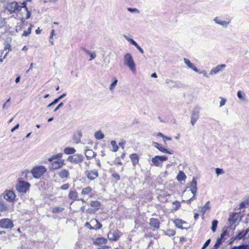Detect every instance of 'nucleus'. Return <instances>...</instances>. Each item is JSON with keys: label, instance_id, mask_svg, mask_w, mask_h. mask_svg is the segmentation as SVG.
I'll list each match as a JSON object with an SVG mask.
<instances>
[{"label": "nucleus", "instance_id": "1", "mask_svg": "<svg viewBox=\"0 0 249 249\" xmlns=\"http://www.w3.org/2000/svg\"><path fill=\"white\" fill-rule=\"evenodd\" d=\"M124 64L133 72H136V64L132 55L130 53H127L124 54Z\"/></svg>", "mask_w": 249, "mask_h": 249}, {"label": "nucleus", "instance_id": "2", "mask_svg": "<svg viewBox=\"0 0 249 249\" xmlns=\"http://www.w3.org/2000/svg\"><path fill=\"white\" fill-rule=\"evenodd\" d=\"M213 21L215 24L221 26L224 29H226L231 23V19L229 17L226 18L225 19L222 17H216L213 18Z\"/></svg>", "mask_w": 249, "mask_h": 249}, {"label": "nucleus", "instance_id": "3", "mask_svg": "<svg viewBox=\"0 0 249 249\" xmlns=\"http://www.w3.org/2000/svg\"><path fill=\"white\" fill-rule=\"evenodd\" d=\"M46 171L47 170L45 166H39L33 168L31 172L35 178H39L46 172Z\"/></svg>", "mask_w": 249, "mask_h": 249}, {"label": "nucleus", "instance_id": "4", "mask_svg": "<svg viewBox=\"0 0 249 249\" xmlns=\"http://www.w3.org/2000/svg\"><path fill=\"white\" fill-rule=\"evenodd\" d=\"M5 9L9 12L10 14H13L20 11V7L18 5V2L13 1L7 3L5 7Z\"/></svg>", "mask_w": 249, "mask_h": 249}, {"label": "nucleus", "instance_id": "5", "mask_svg": "<svg viewBox=\"0 0 249 249\" xmlns=\"http://www.w3.org/2000/svg\"><path fill=\"white\" fill-rule=\"evenodd\" d=\"M167 156H156L152 158L151 161L154 165L158 167H162L163 161L167 160Z\"/></svg>", "mask_w": 249, "mask_h": 249}, {"label": "nucleus", "instance_id": "6", "mask_svg": "<svg viewBox=\"0 0 249 249\" xmlns=\"http://www.w3.org/2000/svg\"><path fill=\"white\" fill-rule=\"evenodd\" d=\"M30 186L29 183L22 181L17 184L16 187L19 192L25 193L29 189Z\"/></svg>", "mask_w": 249, "mask_h": 249}, {"label": "nucleus", "instance_id": "7", "mask_svg": "<svg viewBox=\"0 0 249 249\" xmlns=\"http://www.w3.org/2000/svg\"><path fill=\"white\" fill-rule=\"evenodd\" d=\"M14 226L13 221L9 218H3L0 220V227L1 229H12Z\"/></svg>", "mask_w": 249, "mask_h": 249}, {"label": "nucleus", "instance_id": "8", "mask_svg": "<svg viewBox=\"0 0 249 249\" xmlns=\"http://www.w3.org/2000/svg\"><path fill=\"white\" fill-rule=\"evenodd\" d=\"M84 159V156L81 154H74L68 157L67 160L71 163L78 164L82 162Z\"/></svg>", "mask_w": 249, "mask_h": 249}, {"label": "nucleus", "instance_id": "9", "mask_svg": "<svg viewBox=\"0 0 249 249\" xmlns=\"http://www.w3.org/2000/svg\"><path fill=\"white\" fill-rule=\"evenodd\" d=\"M200 108L196 107L194 108L191 116V124L194 125L199 118Z\"/></svg>", "mask_w": 249, "mask_h": 249}, {"label": "nucleus", "instance_id": "10", "mask_svg": "<svg viewBox=\"0 0 249 249\" xmlns=\"http://www.w3.org/2000/svg\"><path fill=\"white\" fill-rule=\"evenodd\" d=\"M85 174L90 180H93L99 176L98 172L95 169L87 170L85 171Z\"/></svg>", "mask_w": 249, "mask_h": 249}, {"label": "nucleus", "instance_id": "11", "mask_svg": "<svg viewBox=\"0 0 249 249\" xmlns=\"http://www.w3.org/2000/svg\"><path fill=\"white\" fill-rule=\"evenodd\" d=\"M3 197L7 201L12 202L15 200L16 195L13 191L11 190H6L2 194Z\"/></svg>", "mask_w": 249, "mask_h": 249}, {"label": "nucleus", "instance_id": "12", "mask_svg": "<svg viewBox=\"0 0 249 249\" xmlns=\"http://www.w3.org/2000/svg\"><path fill=\"white\" fill-rule=\"evenodd\" d=\"M64 164V160H63L60 159L55 160L52 162L50 168L53 170H57L62 167Z\"/></svg>", "mask_w": 249, "mask_h": 249}, {"label": "nucleus", "instance_id": "13", "mask_svg": "<svg viewBox=\"0 0 249 249\" xmlns=\"http://www.w3.org/2000/svg\"><path fill=\"white\" fill-rule=\"evenodd\" d=\"M166 83L168 86L171 88H180L182 87V84L178 81H173L169 79L166 80Z\"/></svg>", "mask_w": 249, "mask_h": 249}, {"label": "nucleus", "instance_id": "14", "mask_svg": "<svg viewBox=\"0 0 249 249\" xmlns=\"http://www.w3.org/2000/svg\"><path fill=\"white\" fill-rule=\"evenodd\" d=\"M226 67V65L225 64L218 65L211 70V71L210 72V74L212 75H214L219 72L222 70L225 69Z\"/></svg>", "mask_w": 249, "mask_h": 249}, {"label": "nucleus", "instance_id": "15", "mask_svg": "<svg viewBox=\"0 0 249 249\" xmlns=\"http://www.w3.org/2000/svg\"><path fill=\"white\" fill-rule=\"evenodd\" d=\"M190 188L193 194L196 195L197 192V182L195 178H193L192 182L190 183V186L187 187Z\"/></svg>", "mask_w": 249, "mask_h": 249}, {"label": "nucleus", "instance_id": "16", "mask_svg": "<svg viewBox=\"0 0 249 249\" xmlns=\"http://www.w3.org/2000/svg\"><path fill=\"white\" fill-rule=\"evenodd\" d=\"M107 237L110 240L117 241L119 238V235L116 231H110L107 234Z\"/></svg>", "mask_w": 249, "mask_h": 249}, {"label": "nucleus", "instance_id": "17", "mask_svg": "<svg viewBox=\"0 0 249 249\" xmlns=\"http://www.w3.org/2000/svg\"><path fill=\"white\" fill-rule=\"evenodd\" d=\"M184 62L188 67L192 69L195 71H198V69L196 68L194 64L191 62V61L187 58H184Z\"/></svg>", "mask_w": 249, "mask_h": 249}, {"label": "nucleus", "instance_id": "18", "mask_svg": "<svg viewBox=\"0 0 249 249\" xmlns=\"http://www.w3.org/2000/svg\"><path fill=\"white\" fill-rule=\"evenodd\" d=\"M149 225L156 229H159L160 221L157 218H152L150 219Z\"/></svg>", "mask_w": 249, "mask_h": 249}, {"label": "nucleus", "instance_id": "19", "mask_svg": "<svg viewBox=\"0 0 249 249\" xmlns=\"http://www.w3.org/2000/svg\"><path fill=\"white\" fill-rule=\"evenodd\" d=\"M107 240L103 237H98L93 241V243L97 245H101L102 244H106Z\"/></svg>", "mask_w": 249, "mask_h": 249}, {"label": "nucleus", "instance_id": "20", "mask_svg": "<svg viewBox=\"0 0 249 249\" xmlns=\"http://www.w3.org/2000/svg\"><path fill=\"white\" fill-rule=\"evenodd\" d=\"M58 175L61 178H67L70 175V173L67 169H63L58 172Z\"/></svg>", "mask_w": 249, "mask_h": 249}, {"label": "nucleus", "instance_id": "21", "mask_svg": "<svg viewBox=\"0 0 249 249\" xmlns=\"http://www.w3.org/2000/svg\"><path fill=\"white\" fill-rule=\"evenodd\" d=\"M90 222L93 225L94 230H99L102 227V224L96 219L91 220Z\"/></svg>", "mask_w": 249, "mask_h": 249}, {"label": "nucleus", "instance_id": "22", "mask_svg": "<svg viewBox=\"0 0 249 249\" xmlns=\"http://www.w3.org/2000/svg\"><path fill=\"white\" fill-rule=\"evenodd\" d=\"M85 156L87 159L89 160L91 158H94L96 153L91 149H87L85 152Z\"/></svg>", "mask_w": 249, "mask_h": 249}, {"label": "nucleus", "instance_id": "23", "mask_svg": "<svg viewBox=\"0 0 249 249\" xmlns=\"http://www.w3.org/2000/svg\"><path fill=\"white\" fill-rule=\"evenodd\" d=\"M174 223L176 225V226L181 229H184V227H183V224H186V222L185 221H183V220L179 219H177L174 221Z\"/></svg>", "mask_w": 249, "mask_h": 249}, {"label": "nucleus", "instance_id": "24", "mask_svg": "<svg viewBox=\"0 0 249 249\" xmlns=\"http://www.w3.org/2000/svg\"><path fill=\"white\" fill-rule=\"evenodd\" d=\"M68 197L73 202L74 201L77 200L78 198V193L75 191H71L69 194Z\"/></svg>", "mask_w": 249, "mask_h": 249}, {"label": "nucleus", "instance_id": "25", "mask_svg": "<svg viewBox=\"0 0 249 249\" xmlns=\"http://www.w3.org/2000/svg\"><path fill=\"white\" fill-rule=\"evenodd\" d=\"M130 158L133 166H135L139 162V157L136 154H132L130 155Z\"/></svg>", "mask_w": 249, "mask_h": 249}, {"label": "nucleus", "instance_id": "26", "mask_svg": "<svg viewBox=\"0 0 249 249\" xmlns=\"http://www.w3.org/2000/svg\"><path fill=\"white\" fill-rule=\"evenodd\" d=\"M90 205L92 207L94 208V209L97 211L100 208L101 202L97 200L92 201H91Z\"/></svg>", "mask_w": 249, "mask_h": 249}, {"label": "nucleus", "instance_id": "27", "mask_svg": "<svg viewBox=\"0 0 249 249\" xmlns=\"http://www.w3.org/2000/svg\"><path fill=\"white\" fill-rule=\"evenodd\" d=\"M249 232V229H247L245 230H242L240 231L236 235V238L238 239H241L243 238L247 233Z\"/></svg>", "mask_w": 249, "mask_h": 249}, {"label": "nucleus", "instance_id": "28", "mask_svg": "<svg viewBox=\"0 0 249 249\" xmlns=\"http://www.w3.org/2000/svg\"><path fill=\"white\" fill-rule=\"evenodd\" d=\"M237 221L236 213H233L230 215L229 218V221L231 224H233L236 223Z\"/></svg>", "mask_w": 249, "mask_h": 249}, {"label": "nucleus", "instance_id": "29", "mask_svg": "<svg viewBox=\"0 0 249 249\" xmlns=\"http://www.w3.org/2000/svg\"><path fill=\"white\" fill-rule=\"evenodd\" d=\"M210 201H208L203 207L200 208V211L204 214L206 211L210 209Z\"/></svg>", "mask_w": 249, "mask_h": 249}, {"label": "nucleus", "instance_id": "30", "mask_svg": "<svg viewBox=\"0 0 249 249\" xmlns=\"http://www.w3.org/2000/svg\"><path fill=\"white\" fill-rule=\"evenodd\" d=\"M75 149L73 147H68L64 149V152L65 154L69 155V154H73L75 152Z\"/></svg>", "mask_w": 249, "mask_h": 249}, {"label": "nucleus", "instance_id": "31", "mask_svg": "<svg viewBox=\"0 0 249 249\" xmlns=\"http://www.w3.org/2000/svg\"><path fill=\"white\" fill-rule=\"evenodd\" d=\"M185 178L186 175H185V174L183 172L180 171L177 177V179H178V180L179 181H181L184 180Z\"/></svg>", "mask_w": 249, "mask_h": 249}, {"label": "nucleus", "instance_id": "32", "mask_svg": "<svg viewBox=\"0 0 249 249\" xmlns=\"http://www.w3.org/2000/svg\"><path fill=\"white\" fill-rule=\"evenodd\" d=\"M83 50L86 53H87V54H89L90 55V59H89V60H91L92 59L95 58L96 57V53L94 52H90L89 51H88L87 50H86V49L85 48H83Z\"/></svg>", "mask_w": 249, "mask_h": 249}, {"label": "nucleus", "instance_id": "33", "mask_svg": "<svg viewBox=\"0 0 249 249\" xmlns=\"http://www.w3.org/2000/svg\"><path fill=\"white\" fill-rule=\"evenodd\" d=\"M105 135L101 130L97 131L94 133V137L97 140H101L104 138Z\"/></svg>", "mask_w": 249, "mask_h": 249}, {"label": "nucleus", "instance_id": "34", "mask_svg": "<svg viewBox=\"0 0 249 249\" xmlns=\"http://www.w3.org/2000/svg\"><path fill=\"white\" fill-rule=\"evenodd\" d=\"M224 241H225L224 240H222L221 239H220L219 238H218L217 239L216 242L215 244V245H214L213 249H217L219 247L220 245L222 243L224 242Z\"/></svg>", "mask_w": 249, "mask_h": 249}, {"label": "nucleus", "instance_id": "35", "mask_svg": "<svg viewBox=\"0 0 249 249\" xmlns=\"http://www.w3.org/2000/svg\"><path fill=\"white\" fill-rule=\"evenodd\" d=\"M91 191H92L91 188L90 187L88 186V187H87L84 188L82 190L81 194L83 195H89L91 192Z\"/></svg>", "mask_w": 249, "mask_h": 249}, {"label": "nucleus", "instance_id": "36", "mask_svg": "<svg viewBox=\"0 0 249 249\" xmlns=\"http://www.w3.org/2000/svg\"><path fill=\"white\" fill-rule=\"evenodd\" d=\"M237 97L239 99L242 101H245L246 100V94L244 92H243L241 90H239L237 92Z\"/></svg>", "mask_w": 249, "mask_h": 249}, {"label": "nucleus", "instance_id": "37", "mask_svg": "<svg viewBox=\"0 0 249 249\" xmlns=\"http://www.w3.org/2000/svg\"><path fill=\"white\" fill-rule=\"evenodd\" d=\"M158 150L162 153H168L169 154H173V150L169 151L167 149H166L161 146L160 147H159V148L158 147Z\"/></svg>", "mask_w": 249, "mask_h": 249}, {"label": "nucleus", "instance_id": "38", "mask_svg": "<svg viewBox=\"0 0 249 249\" xmlns=\"http://www.w3.org/2000/svg\"><path fill=\"white\" fill-rule=\"evenodd\" d=\"M64 210V208L61 207H55L52 209V212L53 213H60Z\"/></svg>", "mask_w": 249, "mask_h": 249}, {"label": "nucleus", "instance_id": "39", "mask_svg": "<svg viewBox=\"0 0 249 249\" xmlns=\"http://www.w3.org/2000/svg\"><path fill=\"white\" fill-rule=\"evenodd\" d=\"M8 207L7 205L3 202H0V213L7 211Z\"/></svg>", "mask_w": 249, "mask_h": 249}, {"label": "nucleus", "instance_id": "40", "mask_svg": "<svg viewBox=\"0 0 249 249\" xmlns=\"http://www.w3.org/2000/svg\"><path fill=\"white\" fill-rule=\"evenodd\" d=\"M218 224V221L214 220L213 221L212 223V231L214 232L215 231Z\"/></svg>", "mask_w": 249, "mask_h": 249}, {"label": "nucleus", "instance_id": "41", "mask_svg": "<svg viewBox=\"0 0 249 249\" xmlns=\"http://www.w3.org/2000/svg\"><path fill=\"white\" fill-rule=\"evenodd\" d=\"M113 79H114V81L111 83V84L110 85V87H109V89L111 91H113L115 87L116 86L117 82H118V80L116 78H114Z\"/></svg>", "mask_w": 249, "mask_h": 249}, {"label": "nucleus", "instance_id": "42", "mask_svg": "<svg viewBox=\"0 0 249 249\" xmlns=\"http://www.w3.org/2000/svg\"><path fill=\"white\" fill-rule=\"evenodd\" d=\"M111 144L113 147L112 151L116 152L118 150V146L116 144V142L115 141H112L111 142Z\"/></svg>", "mask_w": 249, "mask_h": 249}, {"label": "nucleus", "instance_id": "43", "mask_svg": "<svg viewBox=\"0 0 249 249\" xmlns=\"http://www.w3.org/2000/svg\"><path fill=\"white\" fill-rule=\"evenodd\" d=\"M124 38L125 39H126L128 42H129L130 43H131L134 46H135L136 45H137V43L135 41H134L133 39H132V38L128 37L126 35H124Z\"/></svg>", "mask_w": 249, "mask_h": 249}, {"label": "nucleus", "instance_id": "44", "mask_svg": "<svg viewBox=\"0 0 249 249\" xmlns=\"http://www.w3.org/2000/svg\"><path fill=\"white\" fill-rule=\"evenodd\" d=\"M32 27H33V25H30V27L28 29V30L24 31V32H23V33L22 34V36H27L29 35H30L31 34V30H32Z\"/></svg>", "mask_w": 249, "mask_h": 249}, {"label": "nucleus", "instance_id": "45", "mask_svg": "<svg viewBox=\"0 0 249 249\" xmlns=\"http://www.w3.org/2000/svg\"><path fill=\"white\" fill-rule=\"evenodd\" d=\"M176 233V232L173 230H168L166 231V235L169 236H174Z\"/></svg>", "mask_w": 249, "mask_h": 249}, {"label": "nucleus", "instance_id": "46", "mask_svg": "<svg viewBox=\"0 0 249 249\" xmlns=\"http://www.w3.org/2000/svg\"><path fill=\"white\" fill-rule=\"evenodd\" d=\"M127 9L129 12H130L131 13H137V14L140 13V11L137 8H127Z\"/></svg>", "mask_w": 249, "mask_h": 249}, {"label": "nucleus", "instance_id": "47", "mask_svg": "<svg viewBox=\"0 0 249 249\" xmlns=\"http://www.w3.org/2000/svg\"><path fill=\"white\" fill-rule=\"evenodd\" d=\"M228 234V231L227 230H224L223 231L222 233L220 235V237H219L220 239H221L222 240H225V236H226Z\"/></svg>", "mask_w": 249, "mask_h": 249}, {"label": "nucleus", "instance_id": "48", "mask_svg": "<svg viewBox=\"0 0 249 249\" xmlns=\"http://www.w3.org/2000/svg\"><path fill=\"white\" fill-rule=\"evenodd\" d=\"M215 172L217 176L223 174L224 173V172L223 170V169H220L219 168H217L215 169Z\"/></svg>", "mask_w": 249, "mask_h": 249}, {"label": "nucleus", "instance_id": "49", "mask_svg": "<svg viewBox=\"0 0 249 249\" xmlns=\"http://www.w3.org/2000/svg\"><path fill=\"white\" fill-rule=\"evenodd\" d=\"M59 100H60V99L58 98L55 99L52 103L49 104L48 105L47 107H52V106L55 105L56 104H57L58 102V101Z\"/></svg>", "mask_w": 249, "mask_h": 249}, {"label": "nucleus", "instance_id": "50", "mask_svg": "<svg viewBox=\"0 0 249 249\" xmlns=\"http://www.w3.org/2000/svg\"><path fill=\"white\" fill-rule=\"evenodd\" d=\"M220 99H221V101L220 102V107H221L225 105V104L227 102V100L222 97H220Z\"/></svg>", "mask_w": 249, "mask_h": 249}, {"label": "nucleus", "instance_id": "51", "mask_svg": "<svg viewBox=\"0 0 249 249\" xmlns=\"http://www.w3.org/2000/svg\"><path fill=\"white\" fill-rule=\"evenodd\" d=\"M211 242V240L209 239L207 240L206 242L204 243L203 246L202 247L201 249H205L210 244Z\"/></svg>", "mask_w": 249, "mask_h": 249}, {"label": "nucleus", "instance_id": "52", "mask_svg": "<svg viewBox=\"0 0 249 249\" xmlns=\"http://www.w3.org/2000/svg\"><path fill=\"white\" fill-rule=\"evenodd\" d=\"M62 157V153H58L57 154L53 155V158L54 160L61 159Z\"/></svg>", "mask_w": 249, "mask_h": 249}, {"label": "nucleus", "instance_id": "53", "mask_svg": "<svg viewBox=\"0 0 249 249\" xmlns=\"http://www.w3.org/2000/svg\"><path fill=\"white\" fill-rule=\"evenodd\" d=\"M196 72H198L200 74H202L204 77H208V76L207 75V72L205 71H200L199 70H198V71H196Z\"/></svg>", "mask_w": 249, "mask_h": 249}, {"label": "nucleus", "instance_id": "54", "mask_svg": "<svg viewBox=\"0 0 249 249\" xmlns=\"http://www.w3.org/2000/svg\"><path fill=\"white\" fill-rule=\"evenodd\" d=\"M69 188V185L68 183L63 184L60 187L61 189L64 190H67Z\"/></svg>", "mask_w": 249, "mask_h": 249}, {"label": "nucleus", "instance_id": "55", "mask_svg": "<svg viewBox=\"0 0 249 249\" xmlns=\"http://www.w3.org/2000/svg\"><path fill=\"white\" fill-rule=\"evenodd\" d=\"M20 10L21 9V8H24L25 11H27V10H28V8L26 7V2H25V1H24L23 2H22L21 4V6H20Z\"/></svg>", "mask_w": 249, "mask_h": 249}, {"label": "nucleus", "instance_id": "56", "mask_svg": "<svg viewBox=\"0 0 249 249\" xmlns=\"http://www.w3.org/2000/svg\"><path fill=\"white\" fill-rule=\"evenodd\" d=\"M135 46L140 52L141 53H142V54L144 53L143 50L138 45V43Z\"/></svg>", "mask_w": 249, "mask_h": 249}, {"label": "nucleus", "instance_id": "57", "mask_svg": "<svg viewBox=\"0 0 249 249\" xmlns=\"http://www.w3.org/2000/svg\"><path fill=\"white\" fill-rule=\"evenodd\" d=\"M112 177L117 180H119L120 179V177L118 174H113Z\"/></svg>", "mask_w": 249, "mask_h": 249}, {"label": "nucleus", "instance_id": "58", "mask_svg": "<svg viewBox=\"0 0 249 249\" xmlns=\"http://www.w3.org/2000/svg\"><path fill=\"white\" fill-rule=\"evenodd\" d=\"M248 202H241L240 204V208L239 209H243L244 208V207H245V206H246V205L248 204Z\"/></svg>", "mask_w": 249, "mask_h": 249}, {"label": "nucleus", "instance_id": "59", "mask_svg": "<svg viewBox=\"0 0 249 249\" xmlns=\"http://www.w3.org/2000/svg\"><path fill=\"white\" fill-rule=\"evenodd\" d=\"M5 24L4 19L0 17V28L4 26Z\"/></svg>", "mask_w": 249, "mask_h": 249}, {"label": "nucleus", "instance_id": "60", "mask_svg": "<svg viewBox=\"0 0 249 249\" xmlns=\"http://www.w3.org/2000/svg\"><path fill=\"white\" fill-rule=\"evenodd\" d=\"M26 12V16L25 17V18L27 19H29L31 17V12L27 10V11H25Z\"/></svg>", "mask_w": 249, "mask_h": 249}, {"label": "nucleus", "instance_id": "61", "mask_svg": "<svg viewBox=\"0 0 249 249\" xmlns=\"http://www.w3.org/2000/svg\"><path fill=\"white\" fill-rule=\"evenodd\" d=\"M63 103L62 102L60 103L58 106L57 107L54 109V111L55 112L58 109H59L60 107H63Z\"/></svg>", "mask_w": 249, "mask_h": 249}, {"label": "nucleus", "instance_id": "62", "mask_svg": "<svg viewBox=\"0 0 249 249\" xmlns=\"http://www.w3.org/2000/svg\"><path fill=\"white\" fill-rule=\"evenodd\" d=\"M87 211H88V213H94L97 211H96V210H95L94 209L89 208L88 209Z\"/></svg>", "mask_w": 249, "mask_h": 249}, {"label": "nucleus", "instance_id": "63", "mask_svg": "<svg viewBox=\"0 0 249 249\" xmlns=\"http://www.w3.org/2000/svg\"><path fill=\"white\" fill-rule=\"evenodd\" d=\"M85 226L90 230H94V228H93V226H92L91 224L88 222H87L86 223Z\"/></svg>", "mask_w": 249, "mask_h": 249}, {"label": "nucleus", "instance_id": "64", "mask_svg": "<svg viewBox=\"0 0 249 249\" xmlns=\"http://www.w3.org/2000/svg\"><path fill=\"white\" fill-rule=\"evenodd\" d=\"M110 247L108 246H101L100 247L98 248V249H110Z\"/></svg>", "mask_w": 249, "mask_h": 249}]
</instances>
